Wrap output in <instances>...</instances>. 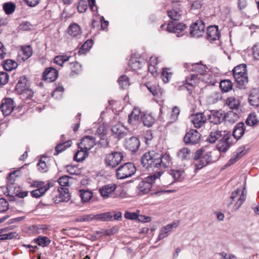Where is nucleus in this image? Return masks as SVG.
<instances>
[{
	"mask_svg": "<svg viewBox=\"0 0 259 259\" xmlns=\"http://www.w3.org/2000/svg\"><path fill=\"white\" fill-rule=\"evenodd\" d=\"M171 158L167 154L161 155L154 151L145 153L141 159L143 166L146 168H157L160 169L158 172L151 175L146 178L144 182L139 185L140 191L143 194L149 192L154 183L163 174V169L168 167L171 164Z\"/></svg>",
	"mask_w": 259,
	"mask_h": 259,
	"instance_id": "f257e3e1",
	"label": "nucleus"
},
{
	"mask_svg": "<svg viewBox=\"0 0 259 259\" xmlns=\"http://www.w3.org/2000/svg\"><path fill=\"white\" fill-rule=\"evenodd\" d=\"M246 196L244 188L242 190L237 189L232 192L229 202H227L228 206L230 207L234 203L233 209L235 210L238 209L245 201Z\"/></svg>",
	"mask_w": 259,
	"mask_h": 259,
	"instance_id": "f03ea898",
	"label": "nucleus"
},
{
	"mask_svg": "<svg viewBox=\"0 0 259 259\" xmlns=\"http://www.w3.org/2000/svg\"><path fill=\"white\" fill-rule=\"evenodd\" d=\"M116 171L118 179H124L134 175L136 169L133 163L128 162L120 165L116 169Z\"/></svg>",
	"mask_w": 259,
	"mask_h": 259,
	"instance_id": "7ed1b4c3",
	"label": "nucleus"
},
{
	"mask_svg": "<svg viewBox=\"0 0 259 259\" xmlns=\"http://www.w3.org/2000/svg\"><path fill=\"white\" fill-rule=\"evenodd\" d=\"M123 159L122 154L118 152L108 154L105 158V164L107 167L114 168L119 164Z\"/></svg>",
	"mask_w": 259,
	"mask_h": 259,
	"instance_id": "20e7f679",
	"label": "nucleus"
},
{
	"mask_svg": "<svg viewBox=\"0 0 259 259\" xmlns=\"http://www.w3.org/2000/svg\"><path fill=\"white\" fill-rule=\"evenodd\" d=\"M205 28V24L202 20H197L190 26V34L194 37H201L204 34Z\"/></svg>",
	"mask_w": 259,
	"mask_h": 259,
	"instance_id": "39448f33",
	"label": "nucleus"
},
{
	"mask_svg": "<svg viewBox=\"0 0 259 259\" xmlns=\"http://www.w3.org/2000/svg\"><path fill=\"white\" fill-rule=\"evenodd\" d=\"M231 137V134L226 131L224 132L223 138H222L219 141L217 145V148L220 152H226L229 149L232 142L230 141Z\"/></svg>",
	"mask_w": 259,
	"mask_h": 259,
	"instance_id": "423d86ee",
	"label": "nucleus"
},
{
	"mask_svg": "<svg viewBox=\"0 0 259 259\" xmlns=\"http://www.w3.org/2000/svg\"><path fill=\"white\" fill-rule=\"evenodd\" d=\"M200 138V134L197 130L191 129L186 134L184 137V142L186 144H196L199 142Z\"/></svg>",
	"mask_w": 259,
	"mask_h": 259,
	"instance_id": "0eeeda50",
	"label": "nucleus"
},
{
	"mask_svg": "<svg viewBox=\"0 0 259 259\" xmlns=\"http://www.w3.org/2000/svg\"><path fill=\"white\" fill-rule=\"evenodd\" d=\"M117 188L115 184H109L103 186L99 189V192L102 197L104 198L116 197L115 191Z\"/></svg>",
	"mask_w": 259,
	"mask_h": 259,
	"instance_id": "6e6552de",
	"label": "nucleus"
},
{
	"mask_svg": "<svg viewBox=\"0 0 259 259\" xmlns=\"http://www.w3.org/2000/svg\"><path fill=\"white\" fill-rule=\"evenodd\" d=\"M58 191L59 193V195L56 196L53 198V201L55 203L67 202L70 199L71 195L68 188L63 187L58 188Z\"/></svg>",
	"mask_w": 259,
	"mask_h": 259,
	"instance_id": "1a4fd4ad",
	"label": "nucleus"
},
{
	"mask_svg": "<svg viewBox=\"0 0 259 259\" xmlns=\"http://www.w3.org/2000/svg\"><path fill=\"white\" fill-rule=\"evenodd\" d=\"M168 15L172 21L169 22L167 27V31L170 33H176L178 30L177 12L175 10L170 11L168 12Z\"/></svg>",
	"mask_w": 259,
	"mask_h": 259,
	"instance_id": "9d476101",
	"label": "nucleus"
},
{
	"mask_svg": "<svg viewBox=\"0 0 259 259\" xmlns=\"http://www.w3.org/2000/svg\"><path fill=\"white\" fill-rule=\"evenodd\" d=\"M218 159V157L213 158L211 152H206L205 154L203 155L200 162L195 164L196 168L197 169H200L207 164L216 161Z\"/></svg>",
	"mask_w": 259,
	"mask_h": 259,
	"instance_id": "9b49d317",
	"label": "nucleus"
},
{
	"mask_svg": "<svg viewBox=\"0 0 259 259\" xmlns=\"http://www.w3.org/2000/svg\"><path fill=\"white\" fill-rule=\"evenodd\" d=\"M14 108V101L12 99L6 98L3 100L1 109L5 116L9 115Z\"/></svg>",
	"mask_w": 259,
	"mask_h": 259,
	"instance_id": "f8f14e48",
	"label": "nucleus"
},
{
	"mask_svg": "<svg viewBox=\"0 0 259 259\" xmlns=\"http://www.w3.org/2000/svg\"><path fill=\"white\" fill-rule=\"evenodd\" d=\"M96 144L95 139L94 137L90 136L84 137L80 143L79 147L81 149H85L87 151L90 150Z\"/></svg>",
	"mask_w": 259,
	"mask_h": 259,
	"instance_id": "ddd939ff",
	"label": "nucleus"
},
{
	"mask_svg": "<svg viewBox=\"0 0 259 259\" xmlns=\"http://www.w3.org/2000/svg\"><path fill=\"white\" fill-rule=\"evenodd\" d=\"M199 79L200 78L198 77V74H193L190 76H188L185 80L186 83L183 86L181 87V89L185 88L187 89L190 93H191L194 87L198 82Z\"/></svg>",
	"mask_w": 259,
	"mask_h": 259,
	"instance_id": "4468645a",
	"label": "nucleus"
},
{
	"mask_svg": "<svg viewBox=\"0 0 259 259\" xmlns=\"http://www.w3.org/2000/svg\"><path fill=\"white\" fill-rule=\"evenodd\" d=\"M220 37V32L218 26L212 25L208 27L206 31V37L210 41L219 39Z\"/></svg>",
	"mask_w": 259,
	"mask_h": 259,
	"instance_id": "2eb2a0df",
	"label": "nucleus"
},
{
	"mask_svg": "<svg viewBox=\"0 0 259 259\" xmlns=\"http://www.w3.org/2000/svg\"><path fill=\"white\" fill-rule=\"evenodd\" d=\"M185 67L189 71H193L199 73L201 76L206 72L207 68L205 65L199 63L193 64H186Z\"/></svg>",
	"mask_w": 259,
	"mask_h": 259,
	"instance_id": "dca6fc26",
	"label": "nucleus"
},
{
	"mask_svg": "<svg viewBox=\"0 0 259 259\" xmlns=\"http://www.w3.org/2000/svg\"><path fill=\"white\" fill-rule=\"evenodd\" d=\"M206 117L203 113H197L192 115V121L196 128H200L206 121Z\"/></svg>",
	"mask_w": 259,
	"mask_h": 259,
	"instance_id": "f3484780",
	"label": "nucleus"
},
{
	"mask_svg": "<svg viewBox=\"0 0 259 259\" xmlns=\"http://www.w3.org/2000/svg\"><path fill=\"white\" fill-rule=\"evenodd\" d=\"M210 122L217 124L225 120V112L223 111H216L211 113L209 116Z\"/></svg>",
	"mask_w": 259,
	"mask_h": 259,
	"instance_id": "a211bd4d",
	"label": "nucleus"
},
{
	"mask_svg": "<svg viewBox=\"0 0 259 259\" xmlns=\"http://www.w3.org/2000/svg\"><path fill=\"white\" fill-rule=\"evenodd\" d=\"M58 76L57 71L53 68H48L44 72V79L48 82L54 81Z\"/></svg>",
	"mask_w": 259,
	"mask_h": 259,
	"instance_id": "6ab92c4d",
	"label": "nucleus"
},
{
	"mask_svg": "<svg viewBox=\"0 0 259 259\" xmlns=\"http://www.w3.org/2000/svg\"><path fill=\"white\" fill-rule=\"evenodd\" d=\"M249 102L253 106H259V89L254 88L251 90L249 95Z\"/></svg>",
	"mask_w": 259,
	"mask_h": 259,
	"instance_id": "aec40b11",
	"label": "nucleus"
},
{
	"mask_svg": "<svg viewBox=\"0 0 259 259\" xmlns=\"http://www.w3.org/2000/svg\"><path fill=\"white\" fill-rule=\"evenodd\" d=\"M140 141L136 137H131L126 141V147L133 152H135L139 149Z\"/></svg>",
	"mask_w": 259,
	"mask_h": 259,
	"instance_id": "412c9836",
	"label": "nucleus"
},
{
	"mask_svg": "<svg viewBox=\"0 0 259 259\" xmlns=\"http://www.w3.org/2000/svg\"><path fill=\"white\" fill-rule=\"evenodd\" d=\"M224 132L218 129L212 130L210 132L206 141L210 143H215L218 139L223 138Z\"/></svg>",
	"mask_w": 259,
	"mask_h": 259,
	"instance_id": "4be33fe9",
	"label": "nucleus"
},
{
	"mask_svg": "<svg viewBox=\"0 0 259 259\" xmlns=\"http://www.w3.org/2000/svg\"><path fill=\"white\" fill-rule=\"evenodd\" d=\"M245 130V125L243 122H240L237 124L234 127L233 136L236 140L240 139L243 135Z\"/></svg>",
	"mask_w": 259,
	"mask_h": 259,
	"instance_id": "5701e85b",
	"label": "nucleus"
},
{
	"mask_svg": "<svg viewBox=\"0 0 259 259\" xmlns=\"http://www.w3.org/2000/svg\"><path fill=\"white\" fill-rule=\"evenodd\" d=\"M32 54V50L29 46L21 47L18 54V57L22 61L28 59Z\"/></svg>",
	"mask_w": 259,
	"mask_h": 259,
	"instance_id": "b1692460",
	"label": "nucleus"
},
{
	"mask_svg": "<svg viewBox=\"0 0 259 259\" xmlns=\"http://www.w3.org/2000/svg\"><path fill=\"white\" fill-rule=\"evenodd\" d=\"M177 227V225L176 223L169 224L163 227L160 230L157 241H159L166 237L168 235V233L172 231L174 228L176 229Z\"/></svg>",
	"mask_w": 259,
	"mask_h": 259,
	"instance_id": "393cba45",
	"label": "nucleus"
},
{
	"mask_svg": "<svg viewBox=\"0 0 259 259\" xmlns=\"http://www.w3.org/2000/svg\"><path fill=\"white\" fill-rule=\"evenodd\" d=\"M14 188L13 187L8 186V187L5 188L2 187V189H6V191H5L3 190V192L5 195H7L8 196H18V197L20 198H24L27 196L28 195V192L27 191H23V192H18V191H17V192H15V190L14 191H13V189Z\"/></svg>",
	"mask_w": 259,
	"mask_h": 259,
	"instance_id": "a878e982",
	"label": "nucleus"
},
{
	"mask_svg": "<svg viewBox=\"0 0 259 259\" xmlns=\"http://www.w3.org/2000/svg\"><path fill=\"white\" fill-rule=\"evenodd\" d=\"M112 132L118 138H121L125 136L126 129L121 123H117L112 126Z\"/></svg>",
	"mask_w": 259,
	"mask_h": 259,
	"instance_id": "bb28decb",
	"label": "nucleus"
},
{
	"mask_svg": "<svg viewBox=\"0 0 259 259\" xmlns=\"http://www.w3.org/2000/svg\"><path fill=\"white\" fill-rule=\"evenodd\" d=\"M239 119L238 112L229 111L225 113V120L230 124L234 123Z\"/></svg>",
	"mask_w": 259,
	"mask_h": 259,
	"instance_id": "cd10ccee",
	"label": "nucleus"
},
{
	"mask_svg": "<svg viewBox=\"0 0 259 259\" xmlns=\"http://www.w3.org/2000/svg\"><path fill=\"white\" fill-rule=\"evenodd\" d=\"M225 104L230 109H234L236 111H238L240 105L239 100L234 97H228L226 100Z\"/></svg>",
	"mask_w": 259,
	"mask_h": 259,
	"instance_id": "c85d7f7f",
	"label": "nucleus"
},
{
	"mask_svg": "<svg viewBox=\"0 0 259 259\" xmlns=\"http://www.w3.org/2000/svg\"><path fill=\"white\" fill-rule=\"evenodd\" d=\"M27 79L25 76L20 77L16 86V90L19 93L22 94L27 90Z\"/></svg>",
	"mask_w": 259,
	"mask_h": 259,
	"instance_id": "c756f323",
	"label": "nucleus"
},
{
	"mask_svg": "<svg viewBox=\"0 0 259 259\" xmlns=\"http://www.w3.org/2000/svg\"><path fill=\"white\" fill-rule=\"evenodd\" d=\"M141 116V111L138 108H135L128 116V122L131 124H136Z\"/></svg>",
	"mask_w": 259,
	"mask_h": 259,
	"instance_id": "7c9ffc66",
	"label": "nucleus"
},
{
	"mask_svg": "<svg viewBox=\"0 0 259 259\" xmlns=\"http://www.w3.org/2000/svg\"><path fill=\"white\" fill-rule=\"evenodd\" d=\"M220 87L223 92L227 93L232 90L233 83L229 79H224L220 82Z\"/></svg>",
	"mask_w": 259,
	"mask_h": 259,
	"instance_id": "2f4dec72",
	"label": "nucleus"
},
{
	"mask_svg": "<svg viewBox=\"0 0 259 259\" xmlns=\"http://www.w3.org/2000/svg\"><path fill=\"white\" fill-rule=\"evenodd\" d=\"M142 120L144 125L150 127L155 122V119L151 113H145L142 117Z\"/></svg>",
	"mask_w": 259,
	"mask_h": 259,
	"instance_id": "473e14b6",
	"label": "nucleus"
},
{
	"mask_svg": "<svg viewBox=\"0 0 259 259\" xmlns=\"http://www.w3.org/2000/svg\"><path fill=\"white\" fill-rule=\"evenodd\" d=\"M2 63L4 68L7 71H11L18 66L17 63L11 59L6 60Z\"/></svg>",
	"mask_w": 259,
	"mask_h": 259,
	"instance_id": "72a5a7b5",
	"label": "nucleus"
},
{
	"mask_svg": "<svg viewBox=\"0 0 259 259\" xmlns=\"http://www.w3.org/2000/svg\"><path fill=\"white\" fill-rule=\"evenodd\" d=\"M68 33L73 37H76L80 34L81 29L79 26L76 23L70 25L68 28Z\"/></svg>",
	"mask_w": 259,
	"mask_h": 259,
	"instance_id": "f704fd0d",
	"label": "nucleus"
},
{
	"mask_svg": "<svg viewBox=\"0 0 259 259\" xmlns=\"http://www.w3.org/2000/svg\"><path fill=\"white\" fill-rule=\"evenodd\" d=\"M31 187L36 188L37 189L48 190L52 185L51 183L45 184L42 181H34L30 185Z\"/></svg>",
	"mask_w": 259,
	"mask_h": 259,
	"instance_id": "c9c22d12",
	"label": "nucleus"
},
{
	"mask_svg": "<svg viewBox=\"0 0 259 259\" xmlns=\"http://www.w3.org/2000/svg\"><path fill=\"white\" fill-rule=\"evenodd\" d=\"M79 193L83 202L89 201L93 197L92 192L88 190H80Z\"/></svg>",
	"mask_w": 259,
	"mask_h": 259,
	"instance_id": "e433bc0d",
	"label": "nucleus"
},
{
	"mask_svg": "<svg viewBox=\"0 0 259 259\" xmlns=\"http://www.w3.org/2000/svg\"><path fill=\"white\" fill-rule=\"evenodd\" d=\"M88 155V151L85 149H80L78 150L74 156V159L78 162L83 160Z\"/></svg>",
	"mask_w": 259,
	"mask_h": 259,
	"instance_id": "4c0bfd02",
	"label": "nucleus"
},
{
	"mask_svg": "<svg viewBox=\"0 0 259 259\" xmlns=\"http://www.w3.org/2000/svg\"><path fill=\"white\" fill-rule=\"evenodd\" d=\"M96 134L99 135L101 138V141L100 144L103 146H106L108 145V143L106 141H104L102 137H104L106 134V130L104 126H100L96 133Z\"/></svg>",
	"mask_w": 259,
	"mask_h": 259,
	"instance_id": "58836bf2",
	"label": "nucleus"
},
{
	"mask_svg": "<svg viewBox=\"0 0 259 259\" xmlns=\"http://www.w3.org/2000/svg\"><path fill=\"white\" fill-rule=\"evenodd\" d=\"M245 147L244 146L240 147L239 149H238L237 153L235 155V156L233 158H231L230 159L229 162L230 164H233L238 159L244 156L246 152L244 151Z\"/></svg>",
	"mask_w": 259,
	"mask_h": 259,
	"instance_id": "ea45409f",
	"label": "nucleus"
},
{
	"mask_svg": "<svg viewBox=\"0 0 259 259\" xmlns=\"http://www.w3.org/2000/svg\"><path fill=\"white\" fill-rule=\"evenodd\" d=\"M247 73L246 66L244 64H240L235 67L233 70V76L243 74Z\"/></svg>",
	"mask_w": 259,
	"mask_h": 259,
	"instance_id": "a19ab883",
	"label": "nucleus"
},
{
	"mask_svg": "<svg viewBox=\"0 0 259 259\" xmlns=\"http://www.w3.org/2000/svg\"><path fill=\"white\" fill-rule=\"evenodd\" d=\"M236 82L240 85H244L248 81L247 73L234 76Z\"/></svg>",
	"mask_w": 259,
	"mask_h": 259,
	"instance_id": "79ce46f5",
	"label": "nucleus"
},
{
	"mask_svg": "<svg viewBox=\"0 0 259 259\" xmlns=\"http://www.w3.org/2000/svg\"><path fill=\"white\" fill-rule=\"evenodd\" d=\"M70 58V56L65 55L57 56L54 58V62L60 66H63L64 63L68 61Z\"/></svg>",
	"mask_w": 259,
	"mask_h": 259,
	"instance_id": "37998d69",
	"label": "nucleus"
},
{
	"mask_svg": "<svg viewBox=\"0 0 259 259\" xmlns=\"http://www.w3.org/2000/svg\"><path fill=\"white\" fill-rule=\"evenodd\" d=\"M258 120L255 114H250L247 118L245 123L247 125L253 126L257 124Z\"/></svg>",
	"mask_w": 259,
	"mask_h": 259,
	"instance_id": "c03bdc74",
	"label": "nucleus"
},
{
	"mask_svg": "<svg viewBox=\"0 0 259 259\" xmlns=\"http://www.w3.org/2000/svg\"><path fill=\"white\" fill-rule=\"evenodd\" d=\"M199 78L201 79L202 80L208 84L213 85L215 83V80L213 77L210 73H204Z\"/></svg>",
	"mask_w": 259,
	"mask_h": 259,
	"instance_id": "a18cd8bd",
	"label": "nucleus"
},
{
	"mask_svg": "<svg viewBox=\"0 0 259 259\" xmlns=\"http://www.w3.org/2000/svg\"><path fill=\"white\" fill-rule=\"evenodd\" d=\"M71 145L70 141H67L63 143H60L56 147V153L55 155L58 154L60 152L65 150L66 148L69 147Z\"/></svg>",
	"mask_w": 259,
	"mask_h": 259,
	"instance_id": "49530a36",
	"label": "nucleus"
},
{
	"mask_svg": "<svg viewBox=\"0 0 259 259\" xmlns=\"http://www.w3.org/2000/svg\"><path fill=\"white\" fill-rule=\"evenodd\" d=\"M178 174V170H171L166 176V178L167 180L165 183L167 184H172L175 182L177 180L176 176Z\"/></svg>",
	"mask_w": 259,
	"mask_h": 259,
	"instance_id": "de8ad7c7",
	"label": "nucleus"
},
{
	"mask_svg": "<svg viewBox=\"0 0 259 259\" xmlns=\"http://www.w3.org/2000/svg\"><path fill=\"white\" fill-rule=\"evenodd\" d=\"M118 82L122 89H126L130 85L129 78L126 75H122L118 79Z\"/></svg>",
	"mask_w": 259,
	"mask_h": 259,
	"instance_id": "09e8293b",
	"label": "nucleus"
},
{
	"mask_svg": "<svg viewBox=\"0 0 259 259\" xmlns=\"http://www.w3.org/2000/svg\"><path fill=\"white\" fill-rule=\"evenodd\" d=\"M18 236V234L16 232H11L6 234H3L0 235V240H5L8 239H12L17 238Z\"/></svg>",
	"mask_w": 259,
	"mask_h": 259,
	"instance_id": "8fccbe9b",
	"label": "nucleus"
},
{
	"mask_svg": "<svg viewBox=\"0 0 259 259\" xmlns=\"http://www.w3.org/2000/svg\"><path fill=\"white\" fill-rule=\"evenodd\" d=\"M129 65L134 71L137 70L141 67L140 62L135 58H132L130 59Z\"/></svg>",
	"mask_w": 259,
	"mask_h": 259,
	"instance_id": "3c124183",
	"label": "nucleus"
},
{
	"mask_svg": "<svg viewBox=\"0 0 259 259\" xmlns=\"http://www.w3.org/2000/svg\"><path fill=\"white\" fill-rule=\"evenodd\" d=\"M179 154L181 155L183 160H188L191 156V150L187 148H183L179 152Z\"/></svg>",
	"mask_w": 259,
	"mask_h": 259,
	"instance_id": "603ef678",
	"label": "nucleus"
},
{
	"mask_svg": "<svg viewBox=\"0 0 259 259\" xmlns=\"http://www.w3.org/2000/svg\"><path fill=\"white\" fill-rule=\"evenodd\" d=\"M146 87L148 90L154 96H158L161 95L162 93L161 89L158 86L156 85H146Z\"/></svg>",
	"mask_w": 259,
	"mask_h": 259,
	"instance_id": "864d4df0",
	"label": "nucleus"
},
{
	"mask_svg": "<svg viewBox=\"0 0 259 259\" xmlns=\"http://www.w3.org/2000/svg\"><path fill=\"white\" fill-rule=\"evenodd\" d=\"M93 220H95V215L85 214L83 215H80L77 218L76 221L77 222H89Z\"/></svg>",
	"mask_w": 259,
	"mask_h": 259,
	"instance_id": "5fc2aeb1",
	"label": "nucleus"
},
{
	"mask_svg": "<svg viewBox=\"0 0 259 259\" xmlns=\"http://www.w3.org/2000/svg\"><path fill=\"white\" fill-rule=\"evenodd\" d=\"M168 71L169 69L166 68L163 69L161 73V77L164 82H168L169 78L172 76V73Z\"/></svg>",
	"mask_w": 259,
	"mask_h": 259,
	"instance_id": "6e6d98bb",
	"label": "nucleus"
},
{
	"mask_svg": "<svg viewBox=\"0 0 259 259\" xmlns=\"http://www.w3.org/2000/svg\"><path fill=\"white\" fill-rule=\"evenodd\" d=\"M3 8L7 14H10L14 11L15 6L11 3H7L4 4Z\"/></svg>",
	"mask_w": 259,
	"mask_h": 259,
	"instance_id": "4d7b16f0",
	"label": "nucleus"
},
{
	"mask_svg": "<svg viewBox=\"0 0 259 259\" xmlns=\"http://www.w3.org/2000/svg\"><path fill=\"white\" fill-rule=\"evenodd\" d=\"M50 240L47 237H38L36 240V243L41 246H46L50 243Z\"/></svg>",
	"mask_w": 259,
	"mask_h": 259,
	"instance_id": "13d9d810",
	"label": "nucleus"
},
{
	"mask_svg": "<svg viewBox=\"0 0 259 259\" xmlns=\"http://www.w3.org/2000/svg\"><path fill=\"white\" fill-rule=\"evenodd\" d=\"M70 65L72 74L78 73L81 70V65L78 62L71 63Z\"/></svg>",
	"mask_w": 259,
	"mask_h": 259,
	"instance_id": "bf43d9fd",
	"label": "nucleus"
},
{
	"mask_svg": "<svg viewBox=\"0 0 259 259\" xmlns=\"http://www.w3.org/2000/svg\"><path fill=\"white\" fill-rule=\"evenodd\" d=\"M19 172V170L14 171L13 172L10 173L8 178V185L7 187L9 185L10 186L13 187V185L14 184L15 182V178L16 177H18V175H16L17 173Z\"/></svg>",
	"mask_w": 259,
	"mask_h": 259,
	"instance_id": "052dcab7",
	"label": "nucleus"
},
{
	"mask_svg": "<svg viewBox=\"0 0 259 259\" xmlns=\"http://www.w3.org/2000/svg\"><path fill=\"white\" fill-rule=\"evenodd\" d=\"M58 182L61 186V187L67 186L69 183V178L67 176H62L58 180Z\"/></svg>",
	"mask_w": 259,
	"mask_h": 259,
	"instance_id": "680f3d73",
	"label": "nucleus"
},
{
	"mask_svg": "<svg viewBox=\"0 0 259 259\" xmlns=\"http://www.w3.org/2000/svg\"><path fill=\"white\" fill-rule=\"evenodd\" d=\"M112 218L109 212H105L95 215V220H109Z\"/></svg>",
	"mask_w": 259,
	"mask_h": 259,
	"instance_id": "e2e57ef3",
	"label": "nucleus"
},
{
	"mask_svg": "<svg viewBox=\"0 0 259 259\" xmlns=\"http://www.w3.org/2000/svg\"><path fill=\"white\" fill-rule=\"evenodd\" d=\"M67 171L71 175H78L80 173L79 169L75 166L67 165L66 166Z\"/></svg>",
	"mask_w": 259,
	"mask_h": 259,
	"instance_id": "0e129e2a",
	"label": "nucleus"
},
{
	"mask_svg": "<svg viewBox=\"0 0 259 259\" xmlns=\"http://www.w3.org/2000/svg\"><path fill=\"white\" fill-rule=\"evenodd\" d=\"M188 27L184 23H179V37L187 34Z\"/></svg>",
	"mask_w": 259,
	"mask_h": 259,
	"instance_id": "69168bd1",
	"label": "nucleus"
},
{
	"mask_svg": "<svg viewBox=\"0 0 259 259\" xmlns=\"http://www.w3.org/2000/svg\"><path fill=\"white\" fill-rule=\"evenodd\" d=\"M9 209V203L4 198H0V212H5Z\"/></svg>",
	"mask_w": 259,
	"mask_h": 259,
	"instance_id": "338daca9",
	"label": "nucleus"
},
{
	"mask_svg": "<svg viewBox=\"0 0 259 259\" xmlns=\"http://www.w3.org/2000/svg\"><path fill=\"white\" fill-rule=\"evenodd\" d=\"M47 190L37 189L31 191V194L33 197L39 198L42 196Z\"/></svg>",
	"mask_w": 259,
	"mask_h": 259,
	"instance_id": "774afa93",
	"label": "nucleus"
}]
</instances>
